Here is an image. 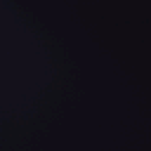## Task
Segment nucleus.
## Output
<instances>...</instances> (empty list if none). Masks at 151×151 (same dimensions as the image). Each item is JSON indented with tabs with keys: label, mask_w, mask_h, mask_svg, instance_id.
<instances>
[{
	"label": "nucleus",
	"mask_w": 151,
	"mask_h": 151,
	"mask_svg": "<svg viewBox=\"0 0 151 151\" xmlns=\"http://www.w3.org/2000/svg\"><path fill=\"white\" fill-rule=\"evenodd\" d=\"M79 85V84H22L20 75V26H19V85Z\"/></svg>",
	"instance_id": "f257e3e1"
}]
</instances>
